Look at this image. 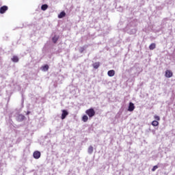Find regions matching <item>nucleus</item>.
<instances>
[{"label": "nucleus", "instance_id": "nucleus-1", "mask_svg": "<svg viewBox=\"0 0 175 175\" xmlns=\"http://www.w3.org/2000/svg\"><path fill=\"white\" fill-rule=\"evenodd\" d=\"M85 114H87L90 118H92V117L95 116V110L94 108L88 109L85 111Z\"/></svg>", "mask_w": 175, "mask_h": 175}, {"label": "nucleus", "instance_id": "nucleus-2", "mask_svg": "<svg viewBox=\"0 0 175 175\" xmlns=\"http://www.w3.org/2000/svg\"><path fill=\"white\" fill-rule=\"evenodd\" d=\"M69 112H68V111L63 109L62 111V120H65V118H66V116H68Z\"/></svg>", "mask_w": 175, "mask_h": 175}, {"label": "nucleus", "instance_id": "nucleus-3", "mask_svg": "<svg viewBox=\"0 0 175 175\" xmlns=\"http://www.w3.org/2000/svg\"><path fill=\"white\" fill-rule=\"evenodd\" d=\"M8 9H9V8L7 5H3V6L1 7L0 8V14H3V13L6 12V10H8Z\"/></svg>", "mask_w": 175, "mask_h": 175}, {"label": "nucleus", "instance_id": "nucleus-4", "mask_svg": "<svg viewBox=\"0 0 175 175\" xmlns=\"http://www.w3.org/2000/svg\"><path fill=\"white\" fill-rule=\"evenodd\" d=\"M173 77V72L169 70H167L165 71V77H167V79H170V77Z\"/></svg>", "mask_w": 175, "mask_h": 175}, {"label": "nucleus", "instance_id": "nucleus-5", "mask_svg": "<svg viewBox=\"0 0 175 175\" xmlns=\"http://www.w3.org/2000/svg\"><path fill=\"white\" fill-rule=\"evenodd\" d=\"M33 156L35 159H39L40 158V152L35 151L33 154Z\"/></svg>", "mask_w": 175, "mask_h": 175}, {"label": "nucleus", "instance_id": "nucleus-6", "mask_svg": "<svg viewBox=\"0 0 175 175\" xmlns=\"http://www.w3.org/2000/svg\"><path fill=\"white\" fill-rule=\"evenodd\" d=\"M133 110H135V104H133V103H129L128 111H133Z\"/></svg>", "mask_w": 175, "mask_h": 175}, {"label": "nucleus", "instance_id": "nucleus-7", "mask_svg": "<svg viewBox=\"0 0 175 175\" xmlns=\"http://www.w3.org/2000/svg\"><path fill=\"white\" fill-rule=\"evenodd\" d=\"M107 75L109 76V77H113V76L116 75V71L114 70H109Z\"/></svg>", "mask_w": 175, "mask_h": 175}, {"label": "nucleus", "instance_id": "nucleus-8", "mask_svg": "<svg viewBox=\"0 0 175 175\" xmlns=\"http://www.w3.org/2000/svg\"><path fill=\"white\" fill-rule=\"evenodd\" d=\"M66 16V13H65V12H62L59 15H58V18H63V17H65Z\"/></svg>", "mask_w": 175, "mask_h": 175}, {"label": "nucleus", "instance_id": "nucleus-9", "mask_svg": "<svg viewBox=\"0 0 175 175\" xmlns=\"http://www.w3.org/2000/svg\"><path fill=\"white\" fill-rule=\"evenodd\" d=\"M99 66H100V63H99V62H95L94 64H93V68L94 69H98V68H99Z\"/></svg>", "mask_w": 175, "mask_h": 175}, {"label": "nucleus", "instance_id": "nucleus-10", "mask_svg": "<svg viewBox=\"0 0 175 175\" xmlns=\"http://www.w3.org/2000/svg\"><path fill=\"white\" fill-rule=\"evenodd\" d=\"M88 152V154H92V152H94V147H92V146H89Z\"/></svg>", "mask_w": 175, "mask_h": 175}, {"label": "nucleus", "instance_id": "nucleus-11", "mask_svg": "<svg viewBox=\"0 0 175 175\" xmlns=\"http://www.w3.org/2000/svg\"><path fill=\"white\" fill-rule=\"evenodd\" d=\"M47 9H49V5L47 4H44L41 6V10L43 11L47 10Z\"/></svg>", "mask_w": 175, "mask_h": 175}, {"label": "nucleus", "instance_id": "nucleus-12", "mask_svg": "<svg viewBox=\"0 0 175 175\" xmlns=\"http://www.w3.org/2000/svg\"><path fill=\"white\" fill-rule=\"evenodd\" d=\"M157 47V45L155 44V43H152L150 46H149V49L150 50H154V49H155Z\"/></svg>", "mask_w": 175, "mask_h": 175}, {"label": "nucleus", "instance_id": "nucleus-13", "mask_svg": "<svg viewBox=\"0 0 175 175\" xmlns=\"http://www.w3.org/2000/svg\"><path fill=\"white\" fill-rule=\"evenodd\" d=\"M152 126H158L159 125V122L157 120H154L152 122Z\"/></svg>", "mask_w": 175, "mask_h": 175}, {"label": "nucleus", "instance_id": "nucleus-14", "mask_svg": "<svg viewBox=\"0 0 175 175\" xmlns=\"http://www.w3.org/2000/svg\"><path fill=\"white\" fill-rule=\"evenodd\" d=\"M82 121H83V122H87V121H88V116L87 115H84L82 117Z\"/></svg>", "mask_w": 175, "mask_h": 175}, {"label": "nucleus", "instance_id": "nucleus-15", "mask_svg": "<svg viewBox=\"0 0 175 175\" xmlns=\"http://www.w3.org/2000/svg\"><path fill=\"white\" fill-rule=\"evenodd\" d=\"M12 62H18V57L17 56H13L12 58Z\"/></svg>", "mask_w": 175, "mask_h": 175}, {"label": "nucleus", "instance_id": "nucleus-16", "mask_svg": "<svg viewBox=\"0 0 175 175\" xmlns=\"http://www.w3.org/2000/svg\"><path fill=\"white\" fill-rule=\"evenodd\" d=\"M42 70H44V72H46V70H49V65H45L42 67Z\"/></svg>", "mask_w": 175, "mask_h": 175}, {"label": "nucleus", "instance_id": "nucleus-17", "mask_svg": "<svg viewBox=\"0 0 175 175\" xmlns=\"http://www.w3.org/2000/svg\"><path fill=\"white\" fill-rule=\"evenodd\" d=\"M52 40L53 42V43H57V42L58 41V37L57 36H54L53 38H52Z\"/></svg>", "mask_w": 175, "mask_h": 175}, {"label": "nucleus", "instance_id": "nucleus-18", "mask_svg": "<svg viewBox=\"0 0 175 175\" xmlns=\"http://www.w3.org/2000/svg\"><path fill=\"white\" fill-rule=\"evenodd\" d=\"M154 120H156V121H160L161 120V118L159 116H157V115H155L154 116Z\"/></svg>", "mask_w": 175, "mask_h": 175}, {"label": "nucleus", "instance_id": "nucleus-19", "mask_svg": "<svg viewBox=\"0 0 175 175\" xmlns=\"http://www.w3.org/2000/svg\"><path fill=\"white\" fill-rule=\"evenodd\" d=\"M157 169H158V165H154L152 169V172H155Z\"/></svg>", "mask_w": 175, "mask_h": 175}, {"label": "nucleus", "instance_id": "nucleus-20", "mask_svg": "<svg viewBox=\"0 0 175 175\" xmlns=\"http://www.w3.org/2000/svg\"><path fill=\"white\" fill-rule=\"evenodd\" d=\"M22 118H24V116H22Z\"/></svg>", "mask_w": 175, "mask_h": 175}]
</instances>
